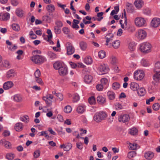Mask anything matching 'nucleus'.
Masks as SVG:
<instances>
[{
	"mask_svg": "<svg viewBox=\"0 0 160 160\" xmlns=\"http://www.w3.org/2000/svg\"><path fill=\"white\" fill-rule=\"evenodd\" d=\"M107 117V114L104 112L100 111L96 112L94 115L93 120L97 122H101L104 120Z\"/></svg>",
	"mask_w": 160,
	"mask_h": 160,
	"instance_id": "obj_1",
	"label": "nucleus"
},
{
	"mask_svg": "<svg viewBox=\"0 0 160 160\" xmlns=\"http://www.w3.org/2000/svg\"><path fill=\"white\" fill-rule=\"evenodd\" d=\"M31 60L34 63L40 65L46 61L45 58L42 56L40 55H34L31 58Z\"/></svg>",
	"mask_w": 160,
	"mask_h": 160,
	"instance_id": "obj_2",
	"label": "nucleus"
},
{
	"mask_svg": "<svg viewBox=\"0 0 160 160\" xmlns=\"http://www.w3.org/2000/svg\"><path fill=\"white\" fill-rule=\"evenodd\" d=\"M151 45L147 42H144L140 45V48L141 51L144 53H148L150 51Z\"/></svg>",
	"mask_w": 160,
	"mask_h": 160,
	"instance_id": "obj_3",
	"label": "nucleus"
},
{
	"mask_svg": "<svg viewBox=\"0 0 160 160\" xmlns=\"http://www.w3.org/2000/svg\"><path fill=\"white\" fill-rule=\"evenodd\" d=\"M135 23L138 27H142L146 26V21L144 18L138 17L134 20Z\"/></svg>",
	"mask_w": 160,
	"mask_h": 160,
	"instance_id": "obj_4",
	"label": "nucleus"
},
{
	"mask_svg": "<svg viewBox=\"0 0 160 160\" xmlns=\"http://www.w3.org/2000/svg\"><path fill=\"white\" fill-rule=\"evenodd\" d=\"M53 98V96L51 94H48L46 96L42 97L43 100L44 101L48 107L51 106L52 104V100Z\"/></svg>",
	"mask_w": 160,
	"mask_h": 160,
	"instance_id": "obj_5",
	"label": "nucleus"
},
{
	"mask_svg": "<svg viewBox=\"0 0 160 160\" xmlns=\"http://www.w3.org/2000/svg\"><path fill=\"white\" fill-rule=\"evenodd\" d=\"M134 77L135 79L137 80H141L144 77V73L143 72L140 70L135 72L134 74Z\"/></svg>",
	"mask_w": 160,
	"mask_h": 160,
	"instance_id": "obj_6",
	"label": "nucleus"
},
{
	"mask_svg": "<svg viewBox=\"0 0 160 160\" xmlns=\"http://www.w3.org/2000/svg\"><path fill=\"white\" fill-rule=\"evenodd\" d=\"M66 46L67 53L68 55H72L74 52V48L70 42H67Z\"/></svg>",
	"mask_w": 160,
	"mask_h": 160,
	"instance_id": "obj_7",
	"label": "nucleus"
},
{
	"mask_svg": "<svg viewBox=\"0 0 160 160\" xmlns=\"http://www.w3.org/2000/svg\"><path fill=\"white\" fill-rule=\"evenodd\" d=\"M98 70L101 72H103L102 73H99V74L102 75L106 73L108 71L109 68L106 64H103L99 66Z\"/></svg>",
	"mask_w": 160,
	"mask_h": 160,
	"instance_id": "obj_8",
	"label": "nucleus"
},
{
	"mask_svg": "<svg viewBox=\"0 0 160 160\" xmlns=\"http://www.w3.org/2000/svg\"><path fill=\"white\" fill-rule=\"evenodd\" d=\"M130 119L129 115L128 114H125L123 115H120L119 116L118 120L120 122H128Z\"/></svg>",
	"mask_w": 160,
	"mask_h": 160,
	"instance_id": "obj_9",
	"label": "nucleus"
},
{
	"mask_svg": "<svg viewBox=\"0 0 160 160\" xmlns=\"http://www.w3.org/2000/svg\"><path fill=\"white\" fill-rule=\"evenodd\" d=\"M160 25V19L157 18H154L152 20L151 25L154 28H157Z\"/></svg>",
	"mask_w": 160,
	"mask_h": 160,
	"instance_id": "obj_10",
	"label": "nucleus"
},
{
	"mask_svg": "<svg viewBox=\"0 0 160 160\" xmlns=\"http://www.w3.org/2000/svg\"><path fill=\"white\" fill-rule=\"evenodd\" d=\"M146 32L142 29H140L138 31V38L140 39H144L147 36Z\"/></svg>",
	"mask_w": 160,
	"mask_h": 160,
	"instance_id": "obj_11",
	"label": "nucleus"
},
{
	"mask_svg": "<svg viewBox=\"0 0 160 160\" xmlns=\"http://www.w3.org/2000/svg\"><path fill=\"white\" fill-rule=\"evenodd\" d=\"M136 7L138 9L141 8L144 5V2L142 0H136L134 2Z\"/></svg>",
	"mask_w": 160,
	"mask_h": 160,
	"instance_id": "obj_12",
	"label": "nucleus"
},
{
	"mask_svg": "<svg viewBox=\"0 0 160 160\" xmlns=\"http://www.w3.org/2000/svg\"><path fill=\"white\" fill-rule=\"evenodd\" d=\"M13 85V83L11 81H8L4 83L3 88L4 90H7L11 88Z\"/></svg>",
	"mask_w": 160,
	"mask_h": 160,
	"instance_id": "obj_13",
	"label": "nucleus"
},
{
	"mask_svg": "<svg viewBox=\"0 0 160 160\" xmlns=\"http://www.w3.org/2000/svg\"><path fill=\"white\" fill-rule=\"evenodd\" d=\"M0 17L2 21H6L10 18V15L8 12H6L3 14L0 13Z\"/></svg>",
	"mask_w": 160,
	"mask_h": 160,
	"instance_id": "obj_14",
	"label": "nucleus"
},
{
	"mask_svg": "<svg viewBox=\"0 0 160 160\" xmlns=\"http://www.w3.org/2000/svg\"><path fill=\"white\" fill-rule=\"evenodd\" d=\"M58 72L60 75L64 76L68 73L67 68L65 67H61L58 70Z\"/></svg>",
	"mask_w": 160,
	"mask_h": 160,
	"instance_id": "obj_15",
	"label": "nucleus"
},
{
	"mask_svg": "<svg viewBox=\"0 0 160 160\" xmlns=\"http://www.w3.org/2000/svg\"><path fill=\"white\" fill-rule=\"evenodd\" d=\"M154 153L152 152L148 151L144 154V157L147 159H151L154 156Z\"/></svg>",
	"mask_w": 160,
	"mask_h": 160,
	"instance_id": "obj_16",
	"label": "nucleus"
},
{
	"mask_svg": "<svg viewBox=\"0 0 160 160\" xmlns=\"http://www.w3.org/2000/svg\"><path fill=\"white\" fill-rule=\"evenodd\" d=\"M130 88L133 91H137L139 88L138 84L135 82H132L130 84Z\"/></svg>",
	"mask_w": 160,
	"mask_h": 160,
	"instance_id": "obj_17",
	"label": "nucleus"
},
{
	"mask_svg": "<svg viewBox=\"0 0 160 160\" xmlns=\"http://www.w3.org/2000/svg\"><path fill=\"white\" fill-rule=\"evenodd\" d=\"M23 125L21 122H18L16 123L15 126L14 128L17 131L19 132L22 131L23 128Z\"/></svg>",
	"mask_w": 160,
	"mask_h": 160,
	"instance_id": "obj_18",
	"label": "nucleus"
},
{
	"mask_svg": "<svg viewBox=\"0 0 160 160\" xmlns=\"http://www.w3.org/2000/svg\"><path fill=\"white\" fill-rule=\"evenodd\" d=\"M93 79L92 77L89 75H85L84 77V81L87 83H90L92 81Z\"/></svg>",
	"mask_w": 160,
	"mask_h": 160,
	"instance_id": "obj_19",
	"label": "nucleus"
},
{
	"mask_svg": "<svg viewBox=\"0 0 160 160\" xmlns=\"http://www.w3.org/2000/svg\"><path fill=\"white\" fill-rule=\"evenodd\" d=\"M0 143L1 144L4 145L7 148H9L11 146V144L10 142L6 141L5 139L1 140Z\"/></svg>",
	"mask_w": 160,
	"mask_h": 160,
	"instance_id": "obj_20",
	"label": "nucleus"
},
{
	"mask_svg": "<svg viewBox=\"0 0 160 160\" xmlns=\"http://www.w3.org/2000/svg\"><path fill=\"white\" fill-rule=\"evenodd\" d=\"M16 73L13 69H11L9 70L7 72V77L8 78H10L12 77H13L16 75Z\"/></svg>",
	"mask_w": 160,
	"mask_h": 160,
	"instance_id": "obj_21",
	"label": "nucleus"
},
{
	"mask_svg": "<svg viewBox=\"0 0 160 160\" xmlns=\"http://www.w3.org/2000/svg\"><path fill=\"white\" fill-rule=\"evenodd\" d=\"M97 101L99 104H103L106 102V99L102 96H99L97 98Z\"/></svg>",
	"mask_w": 160,
	"mask_h": 160,
	"instance_id": "obj_22",
	"label": "nucleus"
},
{
	"mask_svg": "<svg viewBox=\"0 0 160 160\" xmlns=\"http://www.w3.org/2000/svg\"><path fill=\"white\" fill-rule=\"evenodd\" d=\"M107 95L108 98L110 100H113L115 98V94L112 91H109L107 93Z\"/></svg>",
	"mask_w": 160,
	"mask_h": 160,
	"instance_id": "obj_23",
	"label": "nucleus"
},
{
	"mask_svg": "<svg viewBox=\"0 0 160 160\" xmlns=\"http://www.w3.org/2000/svg\"><path fill=\"white\" fill-rule=\"evenodd\" d=\"M79 46L82 50L85 51L87 48V44L85 42L82 41L79 42Z\"/></svg>",
	"mask_w": 160,
	"mask_h": 160,
	"instance_id": "obj_24",
	"label": "nucleus"
},
{
	"mask_svg": "<svg viewBox=\"0 0 160 160\" xmlns=\"http://www.w3.org/2000/svg\"><path fill=\"white\" fill-rule=\"evenodd\" d=\"M154 71L156 72H160V62H158L155 63Z\"/></svg>",
	"mask_w": 160,
	"mask_h": 160,
	"instance_id": "obj_25",
	"label": "nucleus"
},
{
	"mask_svg": "<svg viewBox=\"0 0 160 160\" xmlns=\"http://www.w3.org/2000/svg\"><path fill=\"white\" fill-rule=\"evenodd\" d=\"M137 93L140 96H144L145 93V90L143 88H140L137 90Z\"/></svg>",
	"mask_w": 160,
	"mask_h": 160,
	"instance_id": "obj_26",
	"label": "nucleus"
},
{
	"mask_svg": "<svg viewBox=\"0 0 160 160\" xmlns=\"http://www.w3.org/2000/svg\"><path fill=\"white\" fill-rule=\"evenodd\" d=\"M20 119L22 121L24 122L25 123H28L29 121V117L27 115H25L20 117Z\"/></svg>",
	"mask_w": 160,
	"mask_h": 160,
	"instance_id": "obj_27",
	"label": "nucleus"
},
{
	"mask_svg": "<svg viewBox=\"0 0 160 160\" xmlns=\"http://www.w3.org/2000/svg\"><path fill=\"white\" fill-rule=\"evenodd\" d=\"M101 84L106 88L108 84V80L106 78H103L101 80Z\"/></svg>",
	"mask_w": 160,
	"mask_h": 160,
	"instance_id": "obj_28",
	"label": "nucleus"
},
{
	"mask_svg": "<svg viewBox=\"0 0 160 160\" xmlns=\"http://www.w3.org/2000/svg\"><path fill=\"white\" fill-rule=\"evenodd\" d=\"M47 10L49 12H52L55 10V8L54 6L52 4H50L48 5L46 7Z\"/></svg>",
	"mask_w": 160,
	"mask_h": 160,
	"instance_id": "obj_29",
	"label": "nucleus"
},
{
	"mask_svg": "<svg viewBox=\"0 0 160 160\" xmlns=\"http://www.w3.org/2000/svg\"><path fill=\"white\" fill-rule=\"evenodd\" d=\"M141 64L143 66L148 67L150 65V64L149 62L147 60L143 59L141 61Z\"/></svg>",
	"mask_w": 160,
	"mask_h": 160,
	"instance_id": "obj_30",
	"label": "nucleus"
},
{
	"mask_svg": "<svg viewBox=\"0 0 160 160\" xmlns=\"http://www.w3.org/2000/svg\"><path fill=\"white\" fill-rule=\"evenodd\" d=\"M159 73L156 72L153 76V79L156 82H158L160 79V74Z\"/></svg>",
	"mask_w": 160,
	"mask_h": 160,
	"instance_id": "obj_31",
	"label": "nucleus"
},
{
	"mask_svg": "<svg viewBox=\"0 0 160 160\" xmlns=\"http://www.w3.org/2000/svg\"><path fill=\"white\" fill-rule=\"evenodd\" d=\"M84 62L87 64H91L92 62V59L90 56H87L85 58Z\"/></svg>",
	"mask_w": 160,
	"mask_h": 160,
	"instance_id": "obj_32",
	"label": "nucleus"
},
{
	"mask_svg": "<svg viewBox=\"0 0 160 160\" xmlns=\"http://www.w3.org/2000/svg\"><path fill=\"white\" fill-rule=\"evenodd\" d=\"M47 55L52 60L55 58L57 57L56 54L50 51H48L47 53Z\"/></svg>",
	"mask_w": 160,
	"mask_h": 160,
	"instance_id": "obj_33",
	"label": "nucleus"
},
{
	"mask_svg": "<svg viewBox=\"0 0 160 160\" xmlns=\"http://www.w3.org/2000/svg\"><path fill=\"white\" fill-rule=\"evenodd\" d=\"M16 15L19 17H22L24 13V11L20 9H17L16 11Z\"/></svg>",
	"mask_w": 160,
	"mask_h": 160,
	"instance_id": "obj_34",
	"label": "nucleus"
},
{
	"mask_svg": "<svg viewBox=\"0 0 160 160\" xmlns=\"http://www.w3.org/2000/svg\"><path fill=\"white\" fill-rule=\"evenodd\" d=\"M129 132L131 135H135L138 134V130L136 128H133L130 130Z\"/></svg>",
	"mask_w": 160,
	"mask_h": 160,
	"instance_id": "obj_35",
	"label": "nucleus"
},
{
	"mask_svg": "<svg viewBox=\"0 0 160 160\" xmlns=\"http://www.w3.org/2000/svg\"><path fill=\"white\" fill-rule=\"evenodd\" d=\"M120 43V42L119 40H117L112 44V46L114 48L117 49L119 47Z\"/></svg>",
	"mask_w": 160,
	"mask_h": 160,
	"instance_id": "obj_36",
	"label": "nucleus"
},
{
	"mask_svg": "<svg viewBox=\"0 0 160 160\" xmlns=\"http://www.w3.org/2000/svg\"><path fill=\"white\" fill-rule=\"evenodd\" d=\"M85 111L84 107L82 106H80L78 107L77 109V112L78 113H82Z\"/></svg>",
	"mask_w": 160,
	"mask_h": 160,
	"instance_id": "obj_37",
	"label": "nucleus"
},
{
	"mask_svg": "<svg viewBox=\"0 0 160 160\" xmlns=\"http://www.w3.org/2000/svg\"><path fill=\"white\" fill-rule=\"evenodd\" d=\"M137 153L135 151H131L129 152L128 154V157L129 158L131 159L136 156Z\"/></svg>",
	"mask_w": 160,
	"mask_h": 160,
	"instance_id": "obj_38",
	"label": "nucleus"
},
{
	"mask_svg": "<svg viewBox=\"0 0 160 160\" xmlns=\"http://www.w3.org/2000/svg\"><path fill=\"white\" fill-rule=\"evenodd\" d=\"M13 99L17 102H20L22 101V98L20 95L17 94L14 95Z\"/></svg>",
	"mask_w": 160,
	"mask_h": 160,
	"instance_id": "obj_39",
	"label": "nucleus"
},
{
	"mask_svg": "<svg viewBox=\"0 0 160 160\" xmlns=\"http://www.w3.org/2000/svg\"><path fill=\"white\" fill-rule=\"evenodd\" d=\"M14 155L12 153H8L6 154V158L9 160H12L14 158Z\"/></svg>",
	"mask_w": 160,
	"mask_h": 160,
	"instance_id": "obj_40",
	"label": "nucleus"
},
{
	"mask_svg": "<svg viewBox=\"0 0 160 160\" xmlns=\"http://www.w3.org/2000/svg\"><path fill=\"white\" fill-rule=\"evenodd\" d=\"M106 55V52L103 50H101L98 52V56L101 59L104 58Z\"/></svg>",
	"mask_w": 160,
	"mask_h": 160,
	"instance_id": "obj_41",
	"label": "nucleus"
},
{
	"mask_svg": "<svg viewBox=\"0 0 160 160\" xmlns=\"http://www.w3.org/2000/svg\"><path fill=\"white\" fill-rule=\"evenodd\" d=\"M72 110L71 107L70 106L68 105L65 107L64 109V111L66 113H68L71 112Z\"/></svg>",
	"mask_w": 160,
	"mask_h": 160,
	"instance_id": "obj_42",
	"label": "nucleus"
},
{
	"mask_svg": "<svg viewBox=\"0 0 160 160\" xmlns=\"http://www.w3.org/2000/svg\"><path fill=\"white\" fill-rule=\"evenodd\" d=\"M61 64L59 62H56L53 64L54 68L56 70L58 69L59 70L61 67Z\"/></svg>",
	"mask_w": 160,
	"mask_h": 160,
	"instance_id": "obj_43",
	"label": "nucleus"
},
{
	"mask_svg": "<svg viewBox=\"0 0 160 160\" xmlns=\"http://www.w3.org/2000/svg\"><path fill=\"white\" fill-rule=\"evenodd\" d=\"M12 27L13 30L16 31H18L20 30L19 26L17 24H13L12 25Z\"/></svg>",
	"mask_w": 160,
	"mask_h": 160,
	"instance_id": "obj_44",
	"label": "nucleus"
},
{
	"mask_svg": "<svg viewBox=\"0 0 160 160\" xmlns=\"http://www.w3.org/2000/svg\"><path fill=\"white\" fill-rule=\"evenodd\" d=\"M88 101L90 104L92 105L95 103V99L94 97L92 96L89 98Z\"/></svg>",
	"mask_w": 160,
	"mask_h": 160,
	"instance_id": "obj_45",
	"label": "nucleus"
},
{
	"mask_svg": "<svg viewBox=\"0 0 160 160\" xmlns=\"http://www.w3.org/2000/svg\"><path fill=\"white\" fill-rule=\"evenodd\" d=\"M138 146V144L136 143H130L129 145V149L132 150H136Z\"/></svg>",
	"mask_w": 160,
	"mask_h": 160,
	"instance_id": "obj_46",
	"label": "nucleus"
},
{
	"mask_svg": "<svg viewBox=\"0 0 160 160\" xmlns=\"http://www.w3.org/2000/svg\"><path fill=\"white\" fill-rule=\"evenodd\" d=\"M120 85L119 83L116 82L113 83L112 85V88L115 90H116L120 88Z\"/></svg>",
	"mask_w": 160,
	"mask_h": 160,
	"instance_id": "obj_47",
	"label": "nucleus"
},
{
	"mask_svg": "<svg viewBox=\"0 0 160 160\" xmlns=\"http://www.w3.org/2000/svg\"><path fill=\"white\" fill-rule=\"evenodd\" d=\"M80 98L78 95L76 93L73 95V102H77L79 99Z\"/></svg>",
	"mask_w": 160,
	"mask_h": 160,
	"instance_id": "obj_48",
	"label": "nucleus"
},
{
	"mask_svg": "<svg viewBox=\"0 0 160 160\" xmlns=\"http://www.w3.org/2000/svg\"><path fill=\"white\" fill-rule=\"evenodd\" d=\"M72 147V144L70 143H68L65 145V147L64 148V151H69L71 149Z\"/></svg>",
	"mask_w": 160,
	"mask_h": 160,
	"instance_id": "obj_49",
	"label": "nucleus"
},
{
	"mask_svg": "<svg viewBox=\"0 0 160 160\" xmlns=\"http://www.w3.org/2000/svg\"><path fill=\"white\" fill-rule=\"evenodd\" d=\"M43 20L45 22H50L51 21V18L48 15L44 16L42 17Z\"/></svg>",
	"mask_w": 160,
	"mask_h": 160,
	"instance_id": "obj_50",
	"label": "nucleus"
},
{
	"mask_svg": "<svg viewBox=\"0 0 160 160\" xmlns=\"http://www.w3.org/2000/svg\"><path fill=\"white\" fill-rule=\"evenodd\" d=\"M115 108L116 110H120L123 108V107L121 104L117 102L115 105Z\"/></svg>",
	"mask_w": 160,
	"mask_h": 160,
	"instance_id": "obj_51",
	"label": "nucleus"
},
{
	"mask_svg": "<svg viewBox=\"0 0 160 160\" xmlns=\"http://www.w3.org/2000/svg\"><path fill=\"white\" fill-rule=\"evenodd\" d=\"M106 40H108L109 42L112 40V38L113 37V35L112 33H109L106 36Z\"/></svg>",
	"mask_w": 160,
	"mask_h": 160,
	"instance_id": "obj_52",
	"label": "nucleus"
},
{
	"mask_svg": "<svg viewBox=\"0 0 160 160\" xmlns=\"http://www.w3.org/2000/svg\"><path fill=\"white\" fill-rule=\"evenodd\" d=\"M111 63L112 64H116L118 62V60L114 56H112L111 58Z\"/></svg>",
	"mask_w": 160,
	"mask_h": 160,
	"instance_id": "obj_53",
	"label": "nucleus"
},
{
	"mask_svg": "<svg viewBox=\"0 0 160 160\" xmlns=\"http://www.w3.org/2000/svg\"><path fill=\"white\" fill-rule=\"evenodd\" d=\"M40 151L39 150H38L35 151L33 153V156L35 158H38L40 155Z\"/></svg>",
	"mask_w": 160,
	"mask_h": 160,
	"instance_id": "obj_54",
	"label": "nucleus"
},
{
	"mask_svg": "<svg viewBox=\"0 0 160 160\" xmlns=\"http://www.w3.org/2000/svg\"><path fill=\"white\" fill-rule=\"evenodd\" d=\"M159 104L158 103H157L153 104L152 108L154 110L157 111L159 109Z\"/></svg>",
	"mask_w": 160,
	"mask_h": 160,
	"instance_id": "obj_55",
	"label": "nucleus"
},
{
	"mask_svg": "<svg viewBox=\"0 0 160 160\" xmlns=\"http://www.w3.org/2000/svg\"><path fill=\"white\" fill-rule=\"evenodd\" d=\"M41 75V73L40 70L37 69L34 73V75L35 78H39Z\"/></svg>",
	"mask_w": 160,
	"mask_h": 160,
	"instance_id": "obj_56",
	"label": "nucleus"
},
{
	"mask_svg": "<svg viewBox=\"0 0 160 160\" xmlns=\"http://www.w3.org/2000/svg\"><path fill=\"white\" fill-rule=\"evenodd\" d=\"M3 65L5 67L9 68V66L10 65V63L8 61L5 60L3 62Z\"/></svg>",
	"mask_w": 160,
	"mask_h": 160,
	"instance_id": "obj_57",
	"label": "nucleus"
},
{
	"mask_svg": "<svg viewBox=\"0 0 160 160\" xmlns=\"http://www.w3.org/2000/svg\"><path fill=\"white\" fill-rule=\"evenodd\" d=\"M55 24L56 25L57 27L60 28L62 27L63 26V24L61 21H57L56 22Z\"/></svg>",
	"mask_w": 160,
	"mask_h": 160,
	"instance_id": "obj_58",
	"label": "nucleus"
},
{
	"mask_svg": "<svg viewBox=\"0 0 160 160\" xmlns=\"http://www.w3.org/2000/svg\"><path fill=\"white\" fill-rule=\"evenodd\" d=\"M54 30L55 33L56 34H59L61 32V29L57 27H54Z\"/></svg>",
	"mask_w": 160,
	"mask_h": 160,
	"instance_id": "obj_59",
	"label": "nucleus"
},
{
	"mask_svg": "<svg viewBox=\"0 0 160 160\" xmlns=\"http://www.w3.org/2000/svg\"><path fill=\"white\" fill-rule=\"evenodd\" d=\"M104 87L101 84H98L96 86L97 89L99 91H102Z\"/></svg>",
	"mask_w": 160,
	"mask_h": 160,
	"instance_id": "obj_60",
	"label": "nucleus"
},
{
	"mask_svg": "<svg viewBox=\"0 0 160 160\" xmlns=\"http://www.w3.org/2000/svg\"><path fill=\"white\" fill-rule=\"evenodd\" d=\"M128 48L130 51H133L135 49V46H134L133 44L130 43L129 44Z\"/></svg>",
	"mask_w": 160,
	"mask_h": 160,
	"instance_id": "obj_61",
	"label": "nucleus"
},
{
	"mask_svg": "<svg viewBox=\"0 0 160 160\" xmlns=\"http://www.w3.org/2000/svg\"><path fill=\"white\" fill-rule=\"evenodd\" d=\"M47 32L48 34L47 36L48 38H52V36L51 30L49 29H48Z\"/></svg>",
	"mask_w": 160,
	"mask_h": 160,
	"instance_id": "obj_62",
	"label": "nucleus"
},
{
	"mask_svg": "<svg viewBox=\"0 0 160 160\" xmlns=\"http://www.w3.org/2000/svg\"><path fill=\"white\" fill-rule=\"evenodd\" d=\"M76 146L80 150H82L83 148L82 144L81 142L77 143Z\"/></svg>",
	"mask_w": 160,
	"mask_h": 160,
	"instance_id": "obj_63",
	"label": "nucleus"
},
{
	"mask_svg": "<svg viewBox=\"0 0 160 160\" xmlns=\"http://www.w3.org/2000/svg\"><path fill=\"white\" fill-rule=\"evenodd\" d=\"M57 97L58 98V99H59L60 101H62L63 99V96L61 93H58Z\"/></svg>",
	"mask_w": 160,
	"mask_h": 160,
	"instance_id": "obj_64",
	"label": "nucleus"
}]
</instances>
